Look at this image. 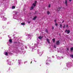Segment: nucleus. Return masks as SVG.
Segmentation results:
<instances>
[{"mask_svg":"<svg viewBox=\"0 0 73 73\" xmlns=\"http://www.w3.org/2000/svg\"><path fill=\"white\" fill-rule=\"evenodd\" d=\"M70 50L71 52H73V47H72L70 48Z\"/></svg>","mask_w":73,"mask_h":73,"instance_id":"nucleus-6","label":"nucleus"},{"mask_svg":"<svg viewBox=\"0 0 73 73\" xmlns=\"http://www.w3.org/2000/svg\"><path fill=\"white\" fill-rule=\"evenodd\" d=\"M68 25H66V27H68Z\"/></svg>","mask_w":73,"mask_h":73,"instance_id":"nucleus-25","label":"nucleus"},{"mask_svg":"<svg viewBox=\"0 0 73 73\" xmlns=\"http://www.w3.org/2000/svg\"><path fill=\"white\" fill-rule=\"evenodd\" d=\"M60 44V41L59 40H57L56 42V45H59Z\"/></svg>","mask_w":73,"mask_h":73,"instance_id":"nucleus-2","label":"nucleus"},{"mask_svg":"<svg viewBox=\"0 0 73 73\" xmlns=\"http://www.w3.org/2000/svg\"><path fill=\"white\" fill-rule=\"evenodd\" d=\"M67 1H68V0H65V4H66V7H67L68 6V4H67Z\"/></svg>","mask_w":73,"mask_h":73,"instance_id":"nucleus-4","label":"nucleus"},{"mask_svg":"<svg viewBox=\"0 0 73 73\" xmlns=\"http://www.w3.org/2000/svg\"><path fill=\"white\" fill-rule=\"evenodd\" d=\"M70 56L72 57V58H73V55H70Z\"/></svg>","mask_w":73,"mask_h":73,"instance_id":"nucleus-19","label":"nucleus"},{"mask_svg":"<svg viewBox=\"0 0 73 73\" xmlns=\"http://www.w3.org/2000/svg\"><path fill=\"white\" fill-rule=\"evenodd\" d=\"M65 33H67V34H69V33H70V30H68L67 29H66L65 31Z\"/></svg>","mask_w":73,"mask_h":73,"instance_id":"nucleus-1","label":"nucleus"},{"mask_svg":"<svg viewBox=\"0 0 73 73\" xmlns=\"http://www.w3.org/2000/svg\"><path fill=\"white\" fill-rule=\"evenodd\" d=\"M36 17H37L36 16L34 17V18H33V20H35L36 19Z\"/></svg>","mask_w":73,"mask_h":73,"instance_id":"nucleus-14","label":"nucleus"},{"mask_svg":"<svg viewBox=\"0 0 73 73\" xmlns=\"http://www.w3.org/2000/svg\"><path fill=\"white\" fill-rule=\"evenodd\" d=\"M62 24H60V27L61 28H62Z\"/></svg>","mask_w":73,"mask_h":73,"instance_id":"nucleus-13","label":"nucleus"},{"mask_svg":"<svg viewBox=\"0 0 73 73\" xmlns=\"http://www.w3.org/2000/svg\"><path fill=\"white\" fill-rule=\"evenodd\" d=\"M65 26H66V25L64 24L63 26V28H65Z\"/></svg>","mask_w":73,"mask_h":73,"instance_id":"nucleus-20","label":"nucleus"},{"mask_svg":"<svg viewBox=\"0 0 73 73\" xmlns=\"http://www.w3.org/2000/svg\"><path fill=\"white\" fill-rule=\"evenodd\" d=\"M69 1L70 2L72 1V0H69Z\"/></svg>","mask_w":73,"mask_h":73,"instance_id":"nucleus-29","label":"nucleus"},{"mask_svg":"<svg viewBox=\"0 0 73 73\" xmlns=\"http://www.w3.org/2000/svg\"><path fill=\"white\" fill-rule=\"evenodd\" d=\"M52 41L53 42H55V39L53 38L52 39Z\"/></svg>","mask_w":73,"mask_h":73,"instance_id":"nucleus-17","label":"nucleus"},{"mask_svg":"<svg viewBox=\"0 0 73 73\" xmlns=\"http://www.w3.org/2000/svg\"><path fill=\"white\" fill-rule=\"evenodd\" d=\"M54 26H52V30H53L54 29Z\"/></svg>","mask_w":73,"mask_h":73,"instance_id":"nucleus-22","label":"nucleus"},{"mask_svg":"<svg viewBox=\"0 0 73 73\" xmlns=\"http://www.w3.org/2000/svg\"><path fill=\"white\" fill-rule=\"evenodd\" d=\"M62 8V7H59V8H58V11H60V9H61Z\"/></svg>","mask_w":73,"mask_h":73,"instance_id":"nucleus-8","label":"nucleus"},{"mask_svg":"<svg viewBox=\"0 0 73 73\" xmlns=\"http://www.w3.org/2000/svg\"><path fill=\"white\" fill-rule=\"evenodd\" d=\"M67 50H69V48H67Z\"/></svg>","mask_w":73,"mask_h":73,"instance_id":"nucleus-26","label":"nucleus"},{"mask_svg":"<svg viewBox=\"0 0 73 73\" xmlns=\"http://www.w3.org/2000/svg\"><path fill=\"white\" fill-rule=\"evenodd\" d=\"M34 8V7L33 5L30 8V10H32V9H33Z\"/></svg>","mask_w":73,"mask_h":73,"instance_id":"nucleus-9","label":"nucleus"},{"mask_svg":"<svg viewBox=\"0 0 73 73\" xmlns=\"http://www.w3.org/2000/svg\"><path fill=\"white\" fill-rule=\"evenodd\" d=\"M56 20H54V21L55 22V23L56 22Z\"/></svg>","mask_w":73,"mask_h":73,"instance_id":"nucleus-27","label":"nucleus"},{"mask_svg":"<svg viewBox=\"0 0 73 73\" xmlns=\"http://www.w3.org/2000/svg\"><path fill=\"white\" fill-rule=\"evenodd\" d=\"M36 3H37V1H35V3H33V6L35 7L36 6Z\"/></svg>","mask_w":73,"mask_h":73,"instance_id":"nucleus-3","label":"nucleus"},{"mask_svg":"<svg viewBox=\"0 0 73 73\" xmlns=\"http://www.w3.org/2000/svg\"><path fill=\"white\" fill-rule=\"evenodd\" d=\"M48 7H49V8H50V4H49L48 5Z\"/></svg>","mask_w":73,"mask_h":73,"instance_id":"nucleus-24","label":"nucleus"},{"mask_svg":"<svg viewBox=\"0 0 73 73\" xmlns=\"http://www.w3.org/2000/svg\"><path fill=\"white\" fill-rule=\"evenodd\" d=\"M64 22V20H63L62 22V23H63Z\"/></svg>","mask_w":73,"mask_h":73,"instance_id":"nucleus-28","label":"nucleus"},{"mask_svg":"<svg viewBox=\"0 0 73 73\" xmlns=\"http://www.w3.org/2000/svg\"><path fill=\"white\" fill-rule=\"evenodd\" d=\"M42 37H43V36H39L38 37V38H39V39H40V40H41V39H42Z\"/></svg>","mask_w":73,"mask_h":73,"instance_id":"nucleus-5","label":"nucleus"},{"mask_svg":"<svg viewBox=\"0 0 73 73\" xmlns=\"http://www.w3.org/2000/svg\"><path fill=\"white\" fill-rule=\"evenodd\" d=\"M55 25L56 26V27H57V26L58 25V24H57V23H55Z\"/></svg>","mask_w":73,"mask_h":73,"instance_id":"nucleus-21","label":"nucleus"},{"mask_svg":"<svg viewBox=\"0 0 73 73\" xmlns=\"http://www.w3.org/2000/svg\"><path fill=\"white\" fill-rule=\"evenodd\" d=\"M32 62H31V64H32Z\"/></svg>","mask_w":73,"mask_h":73,"instance_id":"nucleus-30","label":"nucleus"},{"mask_svg":"<svg viewBox=\"0 0 73 73\" xmlns=\"http://www.w3.org/2000/svg\"><path fill=\"white\" fill-rule=\"evenodd\" d=\"M9 41L10 42H12V39H10L9 40Z\"/></svg>","mask_w":73,"mask_h":73,"instance_id":"nucleus-10","label":"nucleus"},{"mask_svg":"<svg viewBox=\"0 0 73 73\" xmlns=\"http://www.w3.org/2000/svg\"><path fill=\"white\" fill-rule=\"evenodd\" d=\"M45 32H46V33H48V29H46Z\"/></svg>","mask_w":73,"mask_h":73,"instance_id":"nucleus-11","label":"nucleus"},{"mask_svg":"<svg viewBox=\"0 0 73 73\" xmlns=\"http://www.w3.org/2000/svg\"><path fill=\"white\" fill-rule=\"evenodd\" d=\"M5 56H8V52H6L5 53Z\"/></svg>","mask_w":73,"mask_h":73,"instance_id":"nucleus-15","label":"nucleus"},{"mask_svg":"<svg viewBox=\"0 0 73 73\" xmlns=\"http://www.w3.org/2000/svg\"><path fill=\"white\" fill-rule=\"evenodd\" d=\"M27 23H29V24L31 23V21H29L27 22Z\"/></svg>","mask_w":73,"mask_h":73,"instance_id":"nucleus-23","label":"nucleus"},{"mask_svg":"<svg viewBox=\"0 0 73 73\" xmlns=\"http://www.w3.org/2000/svg\"><path fill=\"white\" fill-rule=\"evenodd\" d=\"M46 40L48 42V44H50V42H49V39H48V38H47Z\"/></svg>","mask_w":73,"mask_h":73,"instance_id":"nucleus-7","label":"nucleus"},{"mask_svg":"<svg viewBox=\"0 0 73 73\" xmlns=\"http://www.w3.org/2000/svg\"><path fill=\"white\" fill-rule=\"evenodd\" d=\"M15 8H16V7L15 6H12V9H15Z\"/></svg>","mask_w":73,"mask_h":73,"instance_id":"nucleus-12","label":"nucleus"},{"mask_svg":"<svg viewBox=\"0 0 73 73\" xmlns=\"http://www.w3.org/2000/svg\"><path fill=\"white\" fill-rule=\"evenodd\" d=\"M47 14L48 15H49L50 14V12H49V11H47Z\"/></svg>","mask_w":73,"mask_h":73,"instance_id":"nucleus-18","label":"nucleus"},{"mask_svg":"<svg viewBox=\"0 0 73 73\" xmlns=\"http://www.w3.org/2000/svg\"><path fill=\"white\" fill-rule=\"evenodd\" d=\"M25 23H21V24L22 25H25Z\"/></svg>","mask_w":73,"mask_h":73,"instance_id":"nucleus-16","label":"nucleus"}]
</instances>
